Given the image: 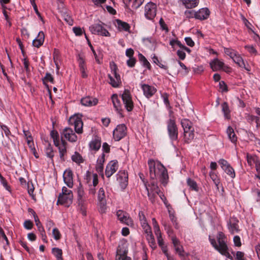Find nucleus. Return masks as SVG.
<instances>
[{"instance_id":"1","label":"nucleus","mask_w":260,"mask_h":260,"mask_svg":"<svg viewBox=\"0 0 260 260\" xmlns=\"http://www.w3.org/2000/svg\"><path fill=\"white\" fill-rule=\"evenodd\" d=\"M148 165L150 178L154 180L158 178L162 184L166 185L169 177L166 168L160 162L156 164L153 159H149Z\"/></svg>"},{"instance_id":"2","label":"nucleus","mask_w":260,"mask_h":260,"mask_svg":"<svg viewBox=\"0 0 260 260\" xmlns=\"http://www.w3.org/2000/svg\"><path fill=\"white\" fill-rule=\"evenodd\" d=\"M73 194L72 191L64 186L62 192L60 193L57 201V204H60L66 207H69L72 204Z\"/></svg>"},{"instance_id":"3","label":"nucleus","mask_w":260,"mask_h":260,"mask_svg":"<svg viewBox=\"0 0 260 260\" xmlns=\"http://www.w3.org/2000/svg\"><path fill=\"white\" fill-rule=\"evenodd\" d=\"M121 97L126 110L128 112L132 111L134 107V104L130 91L128 89H125L121 95Z\"/></svg>"},{"instance_id":"4","label":"nucleus","mask_w":260,"mask_h":260,"mask_svg":"<svg viewBox=\"0 0 260 260\" xmlns=\"http://www.w3.org/2000/svg\"><path fill=\"white\" fill-rule=\"evenodd\" d=\"M127 252L126 243L119 245L117 248L115 260H131V258L127 256Z\"/></svg>"},{"instance_id":"5","label":"nucleus","mask_w":260,"mask_h":260,"mask_svg":"<svg viewBox=\"0 0 260 260\" xmlns=\"http://www.w3.org/2000/svg\"><path fill=\"white\" fill-rule=\"evenodd\" d=\"M156 5L152 2L147 3L145 6V16L148 20H153L156 14Z\"/></svg>"},{"instance_id":"6","label":"nucleus","mask_w":260,"mask_h":260,"mask_svg":"<svg viewBox=\"0 0 260 260\" xmlns=\"http://www.w3.org/2000/svg\"><path fill=\"white\" fill-rule=\"evenodd\" d=\"M108 192H106V189L103 187L99 188L98 192V200L101 205V212H105L106 205V197H108Z\"/></svg>"},{"instance_id":"7","label":"nucleus","mask_w":260,"mask_h":260,"mask_svg":"<svg viewBox=\"0 0 260 260\" xmlns=\"http://www.w3.org/2000/svg\"><path fill=\"white\" fill-rule=\"evenodd\" d=\"M126 127L124 124H119L113 131V138L115 141H119L126 134Z\"/></svg>"},{"instance_id":"8","label":"nucleus","mask_w":260,"mask_h":260,"mask_svg":"<svg viewBox=\"0 0 260 260\" xmlns=\"http://www.w3.org/2000/svg\"><path fill=\"white\" fill-rule=\"evenodd\" d=\"M89 30L93 34L104 36H110V33L101 24H94L89 27Z\"/></svg>"},{"instance_id":"9","label":"nucleus","mask_w":260,"mask_h":260,"mask_svg":"<svg viewBox=\"0 0 260 260\" xmlns=\"http://www.w3.org/2000/svg\"><path fill=\"white\" fill-rule=\"evenodd\" d=\"M168 131L171 139L176 140L178 138V129L174 120L170 119L168 121Z\"/></svg>"},{"instance_id":"10","label":"nucleus","mask_w":260,"mask_h":260,"mask_svg":"<svg viewBox=\"0 0 260 260\" xmlns=\"http://www.w3.org/2000/svg\"><path fill=\"white\" fill-rule=\"evenodd\" d=\"M69 121L71 124H74L75 131L77 134H81L83 133V123L81 118L73 116L70 118Z\"/></svg>"},{"instance_id":"11","label":"nucleus","mask_w":260,"mask_h":260,"mask_svg":"<svg viewBox=\"0 0 260 260\" xmlns=\"http://www.w3.org/2000/svg\"><path fill=\"white\" fill-rule=\"evenodd\" d=\"M61 135V139H62V137H64L71 142H75L77 140V136L71 128L66 127L64 128Z\"/></svg>"},{"instance_id":"12","label":"nucleus","mask_w":260,"mask_h":260,"mask_svg":"<svg viewBox=\"0 0 260 260\" xmlns=\"http://www.w3.org/2000/svg\"><path fill=\"white\" fill-rule=\"evenodd\" d=\"M118 168V164L117 160H112L110 161L107 165L105 170V175L107 177H110L116 172Z\"/></svg>"},{"instance_id":"13","label":"nucleus","mask_w":260,"mask_h":260,"mask_svg":"<svg viewBox=\"0 0 260 260\" xmlns=\"http://www.w3.org/2000/svg\"><path fill=\"white\" fill-rule=\"evenodd\" d=\"M117 216L118 219L121 222L128 226H132L133 225V221L127 213L122 210H118L117 212Z\"/></svg>"},{"instance_id":"14","label":"nucleus","mask_w":260,"mask_h":260,"mask_svg":"<svg viewBox=\"0 0 260 260\" xmlns=\"http://www.w3.org/2000/svg\"><path fill=\"white\" fill-rule=\"evenodd\" d=\"M73 174L70 169H67L63 173V178L64 183L69 188L73 186Z\"/></svg>"},{"instance_id":"15","label":"nucleus","mask_w":260,"mask_h":260,"mask_svg":"<svg viewBox=\"0 0 260 260\" xmlns=\"http://www.w3.org/2000/svg\"><path fill=\"white\" fill-rule=\"evenodd\" d=\"M141 87L144 95L147 98L152 97L156 92V89L154 87L148 84H142Z\"/></svg>"},{"instance_id":"16","label":"nucleus","mask_w":260,"mask_h":260,"mask_svg":"<svg viewBox=\"0 0 260 260\" xmlns=\"http://www.w3.org/2000/svg\"><path fill=\"white\" fill-rule=\"evenodd\" d=\"M98 103V99L89 96L83 98L81 100V104L85 106L91 107L95 106L97 105Z\"/></svg>"},{"instance_id":"17","label":"nucleus","mask_w":260,"mask_h":260,"mask_svg":"<svg viewBox=\"0 0 260 260\" xmlns=\"http://www.w3.org/2000/svg\"><path fill=\"white\" fill-rule=\"evenodd\" d=\"M61 144H60V142L58 143V145L56 146L59 150V156L60 159L64 161V156L67 153V143L64 140H63V139H61Z\"/></svg>"},{"instance_id":"18","label":"nucleus","mask_w":260,"mask_h":260,"mask_svg":"<svg viewBox=\"0 0 260 260\" xmlns=\"http://www.w3.org/2000/svg\"><path fill=\"white\" fill-rule=\"evenodd\" d=\"M196 19L199 20L207 19L210 15V11L207 8H202L196 12Z\"/></svg>"},{"instance_id":"19","label":"nucleus","mask_w":260,"mask_h":260,"mask_svg":"<svg viewBox=\"0 0 260 260\" xmlns=\"http://www.w3.org/2000/svg\"><path fill=\"white\" fill-rule=\"evenodd\" d=\"M117 180L122 187H125L127 184L128 175L125 171H120L117 175Z\"/></svg>"},{"instance_id":"20","label":"nucleus","mask_w":260,"mask_h":260,"mask_svg":"<svg viewBox=\"0 0 260 260\" xmlns=\"http://www.w3.org/2000/svg\"><path fill=\"white\" fill-rule=\"evenodd\" d=\"M111 100L115 109L118 111L119 114H121V112L122 111V105L120 100L118 98L117 94H113L111 96Z\"/></svg>"},{"instance_id":"21","label":"nucleus","mask_w":260,"mask_h":260,"mask_svg":"<svg viewBox=\"0 0 260 260\" xmlns=\"http://www.w3.org/2000/svg\"><path fill=\"white\" fill-rule=\"evenodd\" d=\"M45 35L42 31L39 32L37 37L33 41L32 45L34 46L39 48L41 46L44 41Z\"/></svg>"},{"instance_id":"22","label":"nucleus","mask_w":260,"mask_h":260,"mask_svg":"<svg viewBox=\"0 0 260 260\" xmlns=\"http://www.w3.org/2000/svg\"><path fill=\"white\" fill-rule=\"evenodd\" d=\"M77 194L78 203L79 205H82L85 201V197L83 187L81 184L78 188Z\"/></svg>"},{"instance_id":"23","label":"nucleus","mask_w":260,"mask_h":260,"mask_svg":"<svg viewBox=\"0 0 260 260\" xmlns=\"http://www.w3.org/2000/svg\"><path fill=\"white\" fill-rule=\"evenodd\" d=\"M78 62L80 71L81 73V76L83 78H86L88 75L86 72V66L84 59L82 57L80 56L78 59Z\"/></svg>"},{"instance_id":"24","label":"nucleus","mask_w":260,"mask_h":260,"mask_svg":"<svg viewBox=\"0 0 260 260\" xmlns=\"http://www.w3.org/2000/svg\"><path fill=\"white\" fill-rule=\"evenodd\" d=\"M101 146V141L99 137H95L89 143L90 148L95 151H98Z\"/></svg>"},{"instance_id":"25","label":"nucleus","mask_w":260,"mask_h":260,"mask_svg":"<svg viewBox=\"0 0 260 260\" xmlns=\"http://www.w3.org/2000/svg\"><path fill=\"white\" fill-rule=\"evenodd\" d=\"M210 65L213 71H216L223 67L224 63L218 59L215 58L210 63Z\"/></svg>"},{"instance_id":"26","label":"nucleus","mask_w":260,"mask_h":260,"mask_svg":"<svg viewBox=\"0 0 260 260\" xmlns=\"http://www.w3.org/2000/svg\"><path fill=\"white\" fill-rule=\"evenodd\" d=\"M233 60L240 67L244 68L245 70H246L248 71H250V69H249L245 66L244 60L238 53L236 55V56H235L233 58Z\"/></svg>"},{"instance_id":"27","label":"nucleus","mask_w":260,"mask_h":260,"mask_svg":"<svg viewBox=\"0 0 260 260\" xmlns=\"http://www.w3.org/2000/svg\"><path fill=\"white\" fill-rule=\"evenodd\" d=\"M246 119L248 122L252 124L255 122L256 123V127L258 128L260 126L259 118V117L250 114H247L246 116Z\"/></svg>"},{"instance_id":"28","label":"nucleus","mask_w":260,"mask_h":260,"mask_svg":"<svg viewBox=\"0 0 260 260\" xmlns=\"http://www.w3.org/2000/svg\"><path fill=\"white\" fill-rule=\"evenodd\" d=\"M117 27L120 30L129 31L130 28L129 25L125 22H123L119 19L116 20Z\"/></svg>"},{"instance_id":"29","label":"nucleus","mask_w":260,"mask_h":260,"mask_svg":"<svg viewBox=\"0 0 260 260\" xmlns=\"http://www.w3.org/2000/svg\"><path fill=\"white\" fill-rule=\"evenodd\" d=\"M199 3V0H184L183 4L187 9H191L197 7Z\"/></svg>"},{"instance_id":"30","label":"nucleus","mask_w":260,"mask_h":260,"mask_svg":"<svg viewBox=\"0 0 260 260\" xmlns=\"http://www.w3.org/2000/svg\"><path fill=\"white\" fill-rule=\"evenodd\" d=\"M221 107L222 111L224 114V117L228 119H230V110L229 109V107L228 103L226 102L223 103L221 105Z\"/></svg>"},{"instance_id":"31","label":"nucleus","mask_w":260,"mask_h":260,"mask_svg":"<svg viewBox=\"0 0 260 260\" xmlns=\"http://www.w3.org/2000/svg\"><path fill=\"white\" fill-rule=\"evenodd\" d=\"M29 211H31L33 214L35 221L36 222V225L38 227V229L39 231V232H43V230H44V228L42 226L41 223L40 222L39 219L37 215L35 213V212L31 209H29Z\"/></svg>"},{"instance_id":"32","label":"nucleus","mask_w":260,"mask_h":260,"mask_svg":"<svg viewBox=\"0 0 260 260\" xmlns=\"http://www.w3.org/2000/svg\"><path fill=\"white\" fill-rule=\"evenodd\" d=\"M226 133L229 137V138L233 143H235L237 141V137L236 136L234 129L232 127L229 126L228 127Z\"/></svg>"},{"instance_id":"33","label":"nucleus","mask_w":260,"mask_h":260,"mask_svg":"<svg viewBox=\"0 0 260 260\" xmlns=\"http://www.w3.org/2000/svg\"><path fill=\"white\" fill-rule=\"evenodd\" d=\"M52 252L56 257L57 260H63L62 257V251L61 249L56 247L53 248L52 249Z\"/></svg>"},{"instance_id":"34","label":"nucleus","mask_w":260,"mask_h":260,"mask_svg":"<svg viewBox=\"0 0 260 260\" xmlns=\"http://www.w3.org/2000/svg\"><path fill=\"white\" fill-rule=\"evenodd\" d=\"M184 137L185 142L187 143H189L194 137V130L189 132H185V133H184Z\"/></svg>"},{"instance_id":"35","label":"nucleus","mask_w":260,"mask_h":260,"mask_svg":"<svg viewBox=\"0 0 260 260\" xmlns=\"http://www.w3.org/2000/svg\"><path fill=\"white\" fill-rule=\"evenodd\" d=\"M72 160L77 164H80L83 163L84 159L82 156L77 152H75V153L72 156Z\"/></svg>"},{"instance_id":"36","label":"nucleus","mask_w":260,"mask_h":260,"mask_svg":"<svg viewBox=\"0 0 260 260\" xmlns=\"http://www.w3.org/2000/svg\"><path fill=\"white\" fill-rule=\"evenodd\" d=\"M50 135L53 140L54 145L55 146H57L58 145V143L60 142L58 133L57 131L53 130L51 132Z\"/></svg>"},{"instance_id":"37","label":"nucleus","mask_w":260,"mask_h":260,"mask_svg":"<svg viewBox=\"0 0 260 260\" xmlns=\"http://www.w3.org/2000/svg\"><path fill=\"white\" fill-rule=\"evenodd\" d=\"M228 246H222V248H219V252L222 254L224 256H225L226 257L229 258V259L233 260V256L229 253V252L228 251Z\"/></svg>"},{"instance_id":"38","label":"nucleus","mask_w":260,"mask_h":260,"mask_svg":"<svg viewBox=\"0 0 260 260\" xmlns=\"http://www.w3.org/2000/svg\"><path fill=\"white\" fill-rule=\"evenodd\" d=\"M224 238H225L224 235L223 234V233L220 232L218 233L217 240H218V244L220 245V247H219V248H222V245H224V246L227 245L224 241Z\"/></svg>"},{"instance_id":"39","label":"nucleus","mask_w":260,"mask_h":260,"mask_svg":"<svg viewBox=\"0 0 260 260\" xmlns=\"http://www.w3.org/2000/svg\"><path fill=\"white\" fill-rule=\"evenodd\" d=\"M139 59L143 63L144 66L146 67L148 69H150V64L144 55L140 53L139 54Z\"/></svg>"},{"instance_id":"40","label":"nucleus","mask_w":260,"mask_h":260,"mask_svg":"<svg viewBox=\"0 0 260 260\" xmlns=\"http://www.w3.org/2000/svg\"><path fill=\"white\" fill-rule=\"evenodd\" d=\"M187 183L191 189L195 191L198 190L197 184L193 180L190 178H188L187 180Z\"/></svg>"},{"instance_id":"41","label":"nucleus","mask_w":260,"mask_h":260,"mask_svg":"<svg viewBox=\"0 0 260 260\" xmlns=\"http://www.w3.org/2000/svg\"><path fill=\"white\" fill-rule=\"evenodd\" d=\"M223 170L232 178H234L235 177V172L234 169L231 166V165H229L228 167L224 168Z\"/></svg>"},{"instance_id":"42","label":"nucleus","mask_w":260,"mask_h":260,"mask_svg":"<svg viewBox=\"0 0 260 260\" xmlns=\"http://www.w3.org/2000/svg\"><path fill=\"white\" fill-rule=\"evenodd\" d=\"M224 52L227 55L229 56L232 59L237 54V51L235 50L228 48H224Z\"/></svg>"},{"instance_id":"43","label":"nucleus","mask_w":260,"mask_h":260,"mask_svg":"<svg viewBox=\"0 0 260 260\" xmlns=\"http://www.w3.org/2000/svg\"><path fill=\"white\" fill-rule=\"evenodd\" d=\"M238 225L237 223H231L230 222L229 229L232 234H234L239 231Z\"/></svg>"},{"instance_id":"44","label":"nucleus","mask_w":260,"mask_h":260,"mask_svg":"<svg viewBox=\"0 0 260 260\" xmlns=\"http://www.w3.org/2000/svg\"><path fill=\"white\" fill-rule=\"evenodd\" d=\"M210 176L212 180H213V181L214 182L215 185L216 186L217 189H218V186L220 183V181L217 175L214 172H211L210 173Z\"/></svg>"},{"instance_id":"45","label":"nucleus","mask_w":260,"mask_h":260,"mask_svg":"<svg viewBox=\"0 0 260 260\" xmlns=\"http://www.w3.org/2000/svg\"><path fill=\"white\" fill-rule=\"evenodd\" d=\"M247 161L250 166H252L253 164L256 163L257 160V157L255 156H252L249 154H247Z\"/></svg>"},{"instance_id":"46","label":"nucleus","mask_w":260,"mask_h":260,"mask_svg":"<svg viewBox=\"0 0 260 260\" xmlns=\"http://www.w3.org/2000/svg\"><path fill=\"white\" fill-rule=\"evenodd\" d=\"M117 68L116 65L113 63V66H111V72L114 74L115 79L121 82L120 76L117 73Z\"/></svg>"},{"instance_id":"47","label":"nucleus","mask_w":260,"mask_h":260,"mask_svg":"<svg viewBox=\"0 0 260 260\" xmlns=\"http://www.w3.org/2000/svg\"><path fill=\"white\" fill-rule=\"evenodd\" d=\"M108 77L110 79L109 83L113 87H117L119 86V84L121 83V82L119 81L118 80H116V79H114L110 75H108Z\"/></svg>"},{"instance_id":"48","label":"nucleus","mask_w":260,"mask_h":260,"mask_svg":"<svg viewBox=\"0 0 260 260\" xmlns=\"http://www.w3.org/2000/svg\"><path fill=\"white\" fill-rule=\"evenodd\" d=\"M146 239L152 248L155 247V242L154 236L152 234L146 235Z\"/></svg>"},{"instance_id":"49","label":"nucleus","mask_w":260,"mask_h":260,"mask_svg":"<svg viewBox=\"0 0 260 260\" xmlns=\"http://www.w3.org/2000/svg\"><path fill=\"white\" fill-rule=\"evenodd\" d=\"M46 155L52 159L54 156V152L52 148L51 147L50 144H49L48 146L46 148Z\"/></svg>"},{"instance_id":"50","label":"nucleus","mask_w":260,"mask_h":260,"mask_svg":"<svg viewBox=\"0 0 260 260\" xmlns=\"http://www.w3.org/2000/svg\"><path fill=\"white\" fill-rule=\"evenodd\" d=\"M181 124L183 128L187 127H191L192 126V123L190 121L187 119H183L181 121Z\"/></svg>"},{"instance_id":"51","label":"nucleus","mask_w":260,"mask_h":260,"mask_svg":"<svg viewBox=\"0 0 260 260\" xmlns=\"http://www.w3.org/2000/svg\"><path fill=\"white\" fill-rule=\"evenodd\" d=\"M43 80L44 84H45L47 82H50L51 83H53L54 79L51 74L47 73Z\"/></svg>"},{"instance_id":"52","label":"nucleus","mask_w":260,"mask_h":260,"mask_svg":"<svg viewBox=\"0 0 260 260\" xmlns=\"http://www.w3.org/2000/svg\"><path fill=\"white\" fill-rule=\"evenodd\" d=\"M139 219L141 222V224L142 226H143L145 224H146L148 223L147 222L145 216L143 212H142V211L139 212Z\"/></svg>"},{"instance_id":"53","label":"nucleus","mask_w":260,"mask_h":260,"mask_svg":"<svg viewBox=\"0 0 260 260\" xmlns=\"http://www.w3.org/2000/svg\"><path fill=\"white\" fill-rule=\"evenodd\" d=\"M162 225L165 228V231L167 232L169 237L172 236L173 231L171 229L169 225H168L167 223L165 221L162 222Z\"/></svg>"},{"instance_id":"54","label":"nucleus","mask_w":260,"mask_h":260,"mask_svg":"<svg viewBox=\"0 0 260 260\" xmlns=\"http://www.w3.org/2000/svg\"><path fill=\"white\" fill-rule=\"evenodd\" d=\"M146 189L147 191V195L149 197V200L151 201V202H154L155 200V192H150L149 188L148 186H147L146 184H145Z\"/></svg>"},{"instance_id":"55","label":"nucleus","mask_w":260,"mask_h":260,"mask_svg":"<svg viewBox=\"0 0 260 260\" xmlns=\"http://www.w3.org/2000/svg\"><path fill=\"white\" fill-rule=\"evenodd\" d=\"M52 235H53L54 238L56 240H58L60 239L61 235H60V233L59 230L57 228H54L53 229Z\"/></svg>"},{"instance_id":"56","label":"nucleus","mask_w":260,"mask_h":260,"mask_svg":"<svg viewBox=\"0 0 260 260\" xmlns=\"http://www.w3.org/2000/svg\"><path fill=\"white\" fill-rule=\"evenodd\" d=\"M244 253L241 251H237L236 254V260H246Z\"/></svg>"},{"instance_id":"57","label":"nucleus","mask_w":260,"mask_h":260,"mask_svg":"<svg viewBox=\"0 0 260 260\" xmlns=\"http://www.w3.org/2000/svg\"><path fill=\"white\" fill-rule=\"evenodd\" d=\"M185 14L187 17L193 18L196 19V12L193 10H187L185 12Z\"/></svg>"},{"instance_id":"58","label":"nucleus","mask_w":260,"mask_h":260,"mask_svg":"<svg viewBox=\"0 0 260 260\" xmlns=\"http://www.w3.org/2000/svg\"><path fill=\"white\" fill-rule=\"evenodd\" d=\"M152 60L154 63H156L157 65H158L160 68H163L165 70L167 69V67L164 65H163L162 63H161L159 60L156 56H154L152 58Z\"/></svg>"},{"instance_id":"59","label":"nucleus","mask_w":260,"mask_h":260,"mask_svg":"<svg viewBox=\"0 0 260 260\" xmlns=\"http://www.w3.org/2000/svg\"><path fill=\"white\" fill-rule=\"evenodd\" d=\"M2 129L4 132L6 136L8 138L11 135V132L8 127L5 125H1Z\"/></svg>"},{"instance_id":"60","label":"nucleus","mask_w":260,"mask_h":260,"mask_svg":"<svg viewBox=\"0 0 260 260\" xmlns=\"http://www.w3.org/2000/svg\"><path fill=\"white\" fill-rule=\"evenodd\" d=\"M218 163L221 166V168L224 170V168L228 167L229 165H230L229 162L224 159H220L218 161Z\"/></svg>"},{"instance_id":"61","label":"nucleus","mask_w":260,"mask_h":260,"mask_svg":"<svg viewBox=\"0 0 260 260\" xmlns=\"http://www.w3.org/2000/svg\"><path fill=\"white\" fill-rule=\"evenodd\" d=\"M209 241H210L211 245L213 246V247L216 250H218L219 251V247H220V245L219 244L217 245L215 240L214 239L211 238L210 236H209Z\"/></svg>"},{"instance_id":"62","label":"nucleus","mask_w":260,"mask_h":260,"mask_svg":"<svg viewBox=\"0 0 260 260\" xmlns=\"http://www.w3.org/2000/svg\"><path fill=\"white\" fill-rule=\"evenodd\" d=\"M219 86L220 89L222 90V92H226L228 91V87L225 82L223 81H220L219 83Z\"/></svg>"},{"instance_id":"63","label":"nucleus","mask_w":260,"mask_h":260,"mask_svg":"<svg viewBox=\"0 0 260 260\" xmlns=\"http://www.w3.org/2000/svg\"><path fill=\"white\" fill-rule=\"evenodd\" d=\"M150 189L152 190L157 194H158L159 192H160V190L158 188V186L157 185V184H155V183L154 181H153L151 183V187Z\"/></svg>"},{"instance_id":"64","label":"nucleus","mask_w":260,"mask_h":260,"mask_svg":"<svg viewBox=\"0 0 260 260\" xmlns=\"http://www.w3.org/2000/svg\"><path fill=\"white\" fill-rule=\"evenodd\" d=\"M161 96L164 100V103L165 105L169 107L170 106V102L169 101V95L167 93H164L161 94Z\"/></svg>"}]
</instances>
